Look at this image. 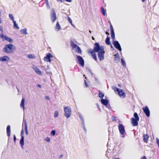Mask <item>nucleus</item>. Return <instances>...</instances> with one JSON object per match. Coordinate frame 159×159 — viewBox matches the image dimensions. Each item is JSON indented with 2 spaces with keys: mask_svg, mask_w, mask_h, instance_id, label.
Here are the masks:
<instances>
[{
  "mask_svg": "<svg viewBox=\"0 0 159 159\" xmlns=\"http://www.w3.org/2000/svg\"><path fill=\"white\" fill-rule=\"evenodd\" d=\"M95 52H98V56L100 61H101L104 59V54L105 52L104 47L102 46H100L98 43H95L93 49H89L88 50V53L91 54L94 60L97 61L98 60Z\"/></svg>",
  "mask_w": 159,
  "mask_h": 159,
  "instance_id": "nucleus-1",
  "label": "nucleus"
},
{
  "mask_svg": "<svg viewBox=\"0 0 159 159\" xmlns=\"http://www.w3.org/2000/svg\"><path fill=\"white\" fill-rule=\"evenodd\" d=\"M16 50L15 47L12 44L6 45L3 48V51L7 54L12 53Z\"/></svg>",
  "mask_w": 159,
  "mask_h": 159,
  "instance_id": "nucleus-2",
  "label": "nucleus"
},
{
  "mask_svg": "<svg viewBox=\"0 0 159 159\" xmlns=\"http://www.w3.org/2000/svg\"><path fill=\"white\" fill-rule=\"evenodd\" d=\"M134 115L135 118H131V123L133 126H137L138 124V121L139 120V118L137 113L136 112L134 113Z\"/></svg>",
  "mask_w": 159,
  "mask_h": 159,
  "instance_id": "nucleus-3",
  "label": "nucleus"
},
{
  "mask_svg": "<svg viewBox=\"0 0 159 159\" xmlns=\"http://www.w3.org/2000/svg\"><path fill=\"white\" fill-rule=\"evenodd\" d=\"M70 46L72 49H75V52L78 54H81L82 52L80 48L72 41H70Z\"/></svg>",
  "mask_w": 159,
  "mask_h": 159,
  "instance_id": "nucleus-4",
  "label": "nucleus"
},
{
  "mask_svg": "<svg viewBox=\"0 0 159 159\" xmlns=\"http://www.w3.org/2000/svg\"><path fill=\"white\" fill-rule=\"evenodd\" d=\"M113 89L116 93V92H118V94L120 97L123 98H125V92H123L122 89L117 88L115 86L113 87Z\"/></svg>",
  "mask_w": 159,
  "mask_h": 159,
  "instance_id": "nucleus-5",
  "label": "nucleus"
},
{
  "mask_svg": "<svg viewBox=\"0 0 159 159\" xmlns=\"http://www.w3.org/2000/svg\"><path fill=\"white\" fill-rule=\"evenodd\" d=\"M65 111V116L67 118H69L71 115V111L70 107L67 106L64 108Z\"/></svg>",
  "mask_w": 159,
  "mask_h": 159,
  "instance_id": "nucleus-6",
  "label": "nucleus"
},
{
  "mask_svg": "<svg viewBox=\"0 0 159 159\" xmlns=\"http://www.w3.org/2000/svg\"><path fill=\"white\" fill-rule=\"evenodd\" d=\"M77 61L79 64L81 66L83 67L84 66V61L82 57L80 56L77 55L76 56Z\"/></svg>",
  "mask_w": 159,
  "mask_h": 159,
  "instance_id": "nucleus-7",
  "label": "nucleus"
},
{
  "mask_svg": "<svg viewBox=\"0 0 159 159\" xmlns=\"http://www.w3.org/2000/svg\"><path fill=\"white\" fill-rule=\"evenodd\" d=\"M118 128L120 134L122 135H125V132L123 125L122 124H120L118 125Z\"/></svg>",
  "mask_w": 159,
  "mask_h": 159,
  "instance_id": "nucleus-8",
  "label": "nucleus"
},
{
  "mask_svg": "<svg viewBox=\"0 0 159 159\" xmlns=\"http://www.w3.org/2000/svg\"><path fill=\"white\" fill-rule=\"evenodd\" d=\"M51 18L53 23L57 19L56 14L54 10L53 9L51 14Z\"/></svg>",
  "mask_w": 159,
  "mask_h": 159,
  "instance_id": "nucleus-9",
  "label": "nucleus"
},
{
  "mask_svg": "<svg viewBox=\"0 0 159 159\" xmlns=\"http://www.w3.org/2000/svg\"><path fill=\"white\" fill-rule=\"evenodd\" d=\"M0 37V38L2 39L3 40H5L9 42L10 43H12V40L10 38L5 36L3 33H2L1 34Z\"/></svg>",
  "mask_w": 159,
  "mask_h": 159,
  "instance_id": "nucleus-10",
  "label": "nucleus"
},
{
  "mask_svg": "<svg viewBox=\"0 0 159 159\" xmlns=\"http://www.w3.org/2000/svg\"><path fill=\"white\" fill-rule=\"evenodd\" d=\"M52 57V56L51 53H48L47 54L46 57L44 58V60L46 62H51V60L50 58Z\"/></svg>",
  "mask_w": 159,
  "mask_h": 159,
  "instance_id": "nucleus-11",
  "label": "nucleus"
},
{
  "mask_svg": "<svg viewBox=\"0 0 159 159\" xmlns=\"http://www.w3.org/2000/svg\"><path fill=\"white\" fill-rule=\"evenodd\" d=\"M113 44L114 46L116 49H118L120 51H121V48L120 46L118 41H113Z\"/></svg>",
  "mask_w": 159,
  "mask_h": 159,
  "instance_id": "nucleus-12",
  "label": "nucleus"
},
{
  "mask_svg": "<svg viewBox=\"0 0 159 159\" xmlns=\"http://www.w3.org/2000/svg\"><path fill=\"white\" fill-rule=\"evenodd\" d=\"M144 112L147 117H149L150 115V112L149 109L147 106H145L143 108Z\"/></svg>",
  "mask_w": 159,
  "mask_h": 159,
  "instance_id": "nucleus-13",
  "label": "nucleus"
},
{
  "mask_svg": "<svg viewBox=\"0 0 159 159\" xmlns=\"http://www.w3.org/2000/svg\"><path fill=\"white\" fill-rule=\"evenodd\" d=\"M110 29L111 32V38L114 41L115 39V33L114 31L113 27L111 24H110Z\"/></svg>",
  "mask_w": 159,
  "mask_h": 159,
  "instance_id": "nucleus-14",
  "label": "nucleus"
},
{
  "mask_svg": "<svg viewBox=\"0 0 159 159\" xmlns=\"http://www.w3.org/2000/svg\"><path fill=\"white\" fill-rule=\"evenodd\" d=\"M10 60V58L7 56H5L0 58V61H8Z\"/></svg>",
  "mask_w": 159,
  "mask_h": 159,
  "instance_id": "nucleus-15",
  "label": "nucleus"
},
{
  "mask_svg": "<svg viewBox=\"0 0 159 159\" xmlns=\"http://www.w3.org/2000/svg\"><path fill=\"white\" fill-rule=\"evenodd\" d=\"M143 141L146 143H147L148 142V139L149 138V136L148 134H144L143 135Z\"/></svg>",
  "mask_w": 159,
  "mask_h": 159,
  "instance_id": "nucleus-16",
  "label": "nucleus"
},
{
  "mask_svg": "<svg viewBox=\"0 0 159 159\" xmlns=\"http://www.w3.org/2000/svg\"><path fill=\"white\" fill-rule=\"evenodd\" d=\"M11 129L10 125H8L7 127V134L8 137H9L10 135Z\"/></svg>",
  "mask_w": 159,
  "mask_h": 159,
  "instance_id": "nucleus-17",
  "label": "nucleus"
},
{
  "mask_svg": "<svg viewBox=\"0 0 159 159\" xmlns=\"http://www.w3.org/2000/svg\"><path fill=\"white\" fill-rule=\"evenodd\" d=\"M33 69L39 75H42L41 71L38 67H35L33 68Z\"/></svg>",
  "mask_w": 159,
  "mask_h": 159,
  "instance_id": "nucleus-18",
  "label": "nucleus"
},
{
  "mask_svg": "<svg viewBox=\"0 0 159 159\" xmlns=\"http://www.w3.org/2000/svg\"><path fill=\"white\" fill-rule=\"evenodd\" d=\"M101 102L103 105L107 106L108 104V101L107 99H102L101 100Z\"/></svg>",
  "mask_w": 159,
  "mask_h": 159,
  "instance_id": "nucleus-19",
  "label": "nucleus"
},
{
  "mask_svg": "<svg viewBox=\"0 0 159 159\" xmlns=\"http://www.w3.org/2000/svg\"><path fill=\"white\" fill-rule=\"evenodd\" d=\"M105 43L106 44L108 45H110L111 43L110 41V38L107 36L105 40Z\"/></svg>",
  "mask_w": 159,
  "mask_h": 159,
  "instance_id": "nucleus-20",
  "label": "nucleus"
},
{
  "mask_svg": "<svg viewBox=\"0 0 159 159\" xmlns=\"http://www.w3.org/2000/svg\"><path fill=\"white\" fill-rule=\"evenodd\" d=\"M24 102L25 99L23 98L22 99L21 102L20 104V106L21 107H23V109L24 108Z\"/></svg>",
  "mask_w": 159,
  "mask_h": 159,
  "instance_id": "nucleus-21",
  "label": "nucleus"
},
{
  "mask_svg": "<svg viewBox=\"0 0 159 159\" xmlns=\"http://www.w3.org/2000/svg\"><path fill=\"white\" fill-rule=\"evenodd\" d=\"M56 28L57 30L58 31L60 30L61 29L60 25H59V22L58 21H57V23L56 26Z\"/></svg>",
  "mask_w": 159,
  "mask_h": 159,
  "instance_id": "nucleus-22",
  "label": "nucleus"
},
{
  "mask_svg": "<svg viewBox=\"0 0 159 159\" xmlns=\"http://www.w3.org/2000/svg\"><path fill=\"white\" fill-rule=\"evenodd\" d=\"M20 143L21 146L24 145V137L22 136L20 141Z\"/></svg>",
  "mask_w": 159,
  "mask_h": 159,
  "instance_id": "nucleus-23",
  "label": "nucleus"
},
{
  "mask_svg": "<svg viewBox=\"0 0 159 159\" xmlns=\"http://www.w3.org/2000/svg\"><path fill=\"white\" fill-rule=\"evenodd\" d=\"M98 92H99V94H98L99 97L100 98L102 99V98L104 96V94L102 93L100 90L98 91Z\"/></svg>",
  "mask_w": 159,
  "mask_h": 159,
  "instance_id": "nucleus-24",
  "label": "nucleus"
},
{
  "mask_svg": "<svg viewBox=\"0 0 159 159\" xmlns=\"http://www.w3.org/2000/svg\"><path fill=\"white\" fill-rule=\"evenodd\" d=\"M101 12L102 14L104 16H105L106 14V11H105L104 8L102 7H101Z\"/></svg>",
  "mask_w": 159,
  "mask_h": 159,
  "instance_id": "nucleus-25",
  "label": "nucleus"
},
{
  "mask_svg": "<svg viewBox=\"0 0 159 159\" xmlns=\"http://www.w3.org/2000/svg\"><path fill=\"white\" fill-rule=\"evenodd\" d=\"M20 33L22 34H27L26 30V29H23L21 30L20 31Z\"/></svg>",
  "mask_w": 159,
  "mask_h": 159,
  "instance_id": "nucleus-26",
  "label": "nucleus"
},
{
  "mask_svg": "<svg viewBox=\"0 0 159 159\" xmlns=\"http://www.w3.org/2000/svg\"><path fill=\"white\" fill-rule=\"evenodd\" d=\"M14 24V27L15 28H16L17 29H19V28L18 26V24L16 23V22L15 20L13 21Z\"/></svg>",
  "mask_w": 159,
  "mask_h": 159,
  "instance_id": "nucleus-27",
  "label": "nucleus"
},
{
  "mask_svg": "<svg viewBox=\"0 0 159 159\" xmlns=\"http://www.w3.org/2000/svg\"><path fill=\"white\" fill-rule=\"evenodd\" d=\"M69 22L71 24V25L73 26L74 27V25L72 24V21L69 17L67 16L66 17Z\"/></svg>",
  "mask_w": 159,
  "mask_h": 159,
  "instance_id": "nucleus-28",
  "label": "nucleus"
},
{
  "mask_svg": "<svg viewBox=\"0 0 159 159\" xmlns=\"http://www.w3.org/2000/svg\"><path fill=\"white\" fill-rule=\"evenodd\" d=\"M28 57L30 59L35 58V56L34 55L30 54L28 55Z\"/></svg>",
  "mask_w": 159,
  "mask_h": 159,
  "instance_id": "nucleus-29",
  "label": "nucleus"
},
{
  "mask_svg": "<svg viewBox=\"0 0 159 159\" xmlns=\"http://www.w3.org/2000/svg\"><path fill=\"white\" fill-rule=\"evenodd\" d=\"M9 18L12 21H14V17L12 14H10L9 15Z\"/></svg>",
  "mask_w": 159,
  "mask_h": 159,
  "instance_id": "nucleus-30",
  "label": "nucleus"
},
{
  "mask_svg": "<svg viewBox=\"0 0 159 159\" xmlns=\"http://www.w3.org/2000/svg\"><path fill=\"white\" fill-rule=\"evenodd\" d=\"M25 133L26 134H28V131H27V127L26 124H25Z\"/></svg>",
  "mask_w": 159,
  "mask_h": 159,
  "instance_id": "nucleus-31",
  "label": "nucleus"
},
{
  "mask_svg": "<svg viewBox=\"0 0 159 159\" xmlns=\"http://www.w3.org/2000/svg\"><path fill=\"white\" fill-rule=\"evenodd\" d=\"M55 130H52L51 132V135L54 136L55 134Z\"/></svg>",
  "mask_w": 159,
  "mask_h": 159,
  "instance_id": "nucleus-32",
  "label": "nucleus"
},
{
  "mask_svg": "<svg viewBox=\"0 0 159 159\" xmlns=\"http://www.w3.org/2000/svg\"><path fill=\"white\" fill-rule=\"evenodd\" d=\"M58 116V111H55L54 114V117H57Z\"/></svg>",
  "mask_w": 159,
  "mask_h": 159,
  "instance_id": "nucleus-33",
  "label": "nucleus"
},
{
  "mask_svg": "<svg viewBox=\"0 0 159 159\" xmlns=\"http://www.w3.org/2000/svg\"><path fill=\"white\" fill-rule=\"evenodd\" d=\"M121 60L122 65L123 66H125V61L122 58H121Z\"/></svg>",
  "mask_w": 159,
  "mask_h": 159,
  "instance_id": "nucleus-34",
  "label": "nucleus"
},
{
  "mask_svg": "<svg viewBox=\"0 0 159 159\" xmlns=\"http://www.w3.org/2000/svg\"><path fill=\"white\" fill-rule=\"evenodd\" d=\"M24 133V130L23 129H22L21 131V137L22 136H24L23 135Z\"/></svg>",
  "mask_w": 159,
  "mask_h": 159,
  "instance_id": "nucleus-35",
  "label": "nucleus"
},
{
  "mask_svg": "<svg viewBox=\"0 0 159 159\" xmlns=\"http://www.w3.org/2000/svg\"><path fill=\"white\" fill-rule=\"evenodd\" d=\"M13 139H14V140L15 143L16 142V136L15 135H14L13 136Z\"/></svg>",
  "mask_w": 159,
  "mask_h": 159,
  "instance_id": "nucleus-36",
  "label": "nucleus"
},
{
  "mask_svg": "<svg viewBox=\"0 0 159 159\" xmlns=\"http://www.w3.org/2000/svg\"><path fill=\"white\" fill-rule=\"evenodd\" d=\"M111 119L112 120H116V118L115 117L113 116L112 117Z\"/></svg>",
  "mask_w": 159,
  "mask_h": 159,
  "instance_id": "nucleus-37",
  "label": "nucleus"
},
{
  "mask_svg": "<svg viewBox=\"0 0 159 159\" xmlns=\"http://www.w3.org/2000/svg\"><path fill=\"white\" fill-rule=\"evenodd\" d=\"M46 140L48 142H49L50 141V139L49 138L47 137L46 138Z\"/></svg>",
  "mask_w": 159,
  "mask_h": 159,
  "instance_id": "nucleus-38",
  "label": "nucleus"
},
{
  "mask_svg": "<svg viewBox=\"0 0 159 159\" xmlns=\"http://www.w3.org/2000/svg\"><path fill=\"white\" fill-rule=\"evenodd\" d=\"M0 31H1L2 32H3L2 28L1 26H0Z\"/></svg>",
  "mask_w": 159,
  "mask_h": 159,
  "instance_id": "nucleus-39",
  "label": "nucleus"
},
{
  "mask_svg": "<svg viewBox=\"0 0 159 159\" xmlns=\"http://www.w3.org/2000/svg\"><path fill=\"white\" fill-rule=\"evenodd\" d=\"M118 59H119V57L118 56L117 57L116 56L115 57V60H117Z\"/></svg>",
  "mask_w": 159,
  "mask_h": 159,
  "instance_id": "nucleus-40",
  "label": "nucleus"
},
{
  "mask_svg": "<svg viewBox=\"0 0 159 159\" xmlns=\"http://www.w3.org/2000/svg\"><path fill=\"white\" fill-rule=\"evenodd\" d=\"M141 159H147V158L145 156H143L141 158Z\"/></svg>",
  "mask_w": 159,
  "mask_h": 159,
  "instance_id": "nucleus-41",
  "label": "nucleus"
},
{
  "mask_svg": "<svg viewBox=\"0 0 159 159\" xmlns=\"http://www.w3.org/2000/svg\"><path fill=\"white\" fill-rule=\"evenodd\" d=\"M45 98L46 99H48V100H49V97H48V96H46L45 97Z\"/></svg>",
  "mask_w": 159,
  "mask_h": 159,
  "instance_id": "nucleus-42",
  "label": "nucleus"
},
{
  "mask_svg": "<svg viewBox=\"0 0 159 159\" xmlns=\"http://www.w3.org/2000/svg\"><path fill=\"white\" fill-rule=\"evenodd\" d=\"M65 1L68 2H71L72 1V0H65Z\"/></svg>",
  "mask_w": 159,
  "mask_h": 159,
  "instance_id": "nucleus-43",
  "label": "nucleus"
},
{
  "mask_svg": "<svg viewBox=\"0 0 159 159\" xmlns=\"http://www.w3.org/2000/svg\"><path fill=\"white\" fill-rule=\"evenodd\" d=\"M37 86L38 87H39L40 88H41V85L39 84H38Z\"/></svg>",
  "mask_w": 159,
  "mask_h": 159,
  "instance_id": "nucleus-44",
  "label": "nucleus"
},
{
  "mask_svg": "<svg viewBox=\"0 0 159 159\" xmlns=\"http://www.w3.org/2000/svg\"><path fill=\"white\" fill-rule=\"evenodd\" d=\"M64 0H57V2H62Z\"/></svg>",
  "mask_w": 159,
  "mask_h": 159,
  "instance_id": "nucleus-45",
  "label": "nucleus"
},
{
  "mask_svg": "<svg viewBox=\"0 0 159 159\" xmlns=\"http://www.w3.org/2000/svg\"><path fill=\"white\" fill-rule=\"evenodd\" d=\"M46 5H47V7H49V3H46Z\"/></svg>",
  "mask_w": 159,
  "mask_h": 159,
  "instance_id": "nucleus-46",
  "label": "nucleus"
},
{
  "mask_svg": "<svg viewBox=\"0 0 159 159\" xmlns=\"http://www.w3.org/2000/svg\"><path fill=\"white\" fill-rule=\"evenodd\" d=\"M63 156V155H61L59 156V157L60 158H61Z\"/></svg>",
  "mask_w": 159,
  "mask_h": 159,
  "instance_id": "nucleus-47",
  "label": "nucleus"
},
{
  "mask_svg": "<svg viewBox=\"0 0 159 159\" xmlns=\"http://www.w3.org/2000/svg\"><path fill=\"white\" fill-rule=\"evenodd\" d=\"M106 34L107 35H109V33L107 32H106Z\"/></svg>",
  "mask_w": 159,
  "mask_h": 159,
  "instance_id": "nucleus-48",
  "label": "nucleus"
},
{
  "mask_svg": "<svg viewBox=\"0 0 159 159\" xmlns=\"http://www.w3.org/2000/svg\"><path fill=\"white\" fill-rule=\"evenodd\" d=\"M45 3H48V0H45Z\"/></svg>",
  "mask_w": 159,
  "mask_h": 159,
  "instance_id": "nucleus-49",
  "label": "nucleus"
},
{
  "mask_svg": "<svg viewBox=\"0 0 159 159\" xmlns=\"http://www.w3.org/2000/svg\"><path fill=\"white\" fill-rule=\"evenodd\" d=\"M118 86H119V87H121V84H118Z\"/></svg>",
  "mask_w": 159,
  "mask_h": 159,
  "instance_id": "nucleus-50",
  "label": "nucleus"
},
{
  "mask_svg": "<svg viewBox=\"0 0 159 159\" xmlns=\"http://www.w3.org/2000/svg\"><path fill=\"white\" fill-rule=\"evenodd\" d=\"M92 39L93 40H95V39H94V38L93 37H92Z\"/></svg>",
  "mask_w": 159,
  "mask_h": 159,
  "instance_id": "nucleus-51",
  "label": "nucleus"
},
{
  "mask_svg": "<svg viewBox=\"0 0 159 159\" xmlns=\"http://www.w3.org/2000/svg\"><path fill=\"white\" fill-rule=\"evenodd\" d=\"M141 1L143 2H144L146 0H141Z\"/></svg>",
  "mask_w": 159,
  "mask_h": 159,
  "instance_id": "nucleus-52",
  "label": "nucleus"
},
{
  "mask_svg": "<svg viewBox=\"0 0 159 159\" xmlns=\"http://www.w3.org/2000/svg\"><path fill=\"white\" fill-rule=\"evenodd\" d=\"M84 81H85V84H86V85L87 86V83H86V82L85 80H84Z\"/></svg>",
  "mask_w": 159,
  "mask_h": 159,
  "instance_id": "nucleus-53",
  "label": "nucleus"
},
{
  "mask_svg": "<svg viewBox=\"0 0 159 159\" xmlns=\"http://www.w3.org/2000/svg\"><path fill=\"white\" fill-rule=\"evenodd\" d=\"M113 159H119L118 158H113Z\"/></svg>",
  "mask_w": 159,
  "mask_h": 159,
  "instance_id": "nucleus-54",
  "label": "nucleus"
},
{
  "mask_svg": "<svg viewBox=\"0 0 159 159\" xmlns=\"http://www.w3.org/2000/svg\"><path fill=\"white\" fill-rule=\"evenodd\" d=\"M89 33H91V31L90 30H89Z\"/></svg>",
  "mask_w": 159,
  "mask_h": 159,
  "instance_id": "nucleus-55",
  "label": "nucleus"
},
{
  "mask_svg": "<svg viewBox=\"0 0 159 159\" xmlns=\"http://www.w3.org/2000/svg\"><path fill=\"white\" fill-rule=\"evenodd\" d=\"M111 48H112V45H111Z\"/></svg>",
  "mask_w": 159,
  "mask_h": 159,
  "instance_id": "nucleus-56",
  "label": "nucleus"
}]
</instances>
